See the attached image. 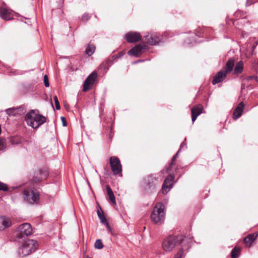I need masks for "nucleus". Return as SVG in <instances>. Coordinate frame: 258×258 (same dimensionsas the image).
I'll use <instances>...</instances> for the list:
<instances>
[{
    "mask_svg": "<svg viewBox=\"0 0 258 258\" xmlns=\"http://www.w3.org/2000/svg\"><path fill=\"white\" fill-rule=\"evenodd\" d=\"M32 229L29 223L20 225L16 232V236L19 239H22L32 234Z\"/></svg>",
    "mask_w": 258,
    "mask_h": 258,
    "instance_id": "obj_8",
    "label": "nucleus"
},
{
    "mask_svg": "<svg viewBox=\"0 0 258 258\" xmlns=\"http://www.w3.org/2000/svg\"><path fill=\"white\" fill-rule=\"evenodd\" d=\"M185 141H186V139L184 140V142H183L181 145H180V149H181V148H182L183 147H185V148H186V143H185Z\"/></svg>",
    "mask_w": 258,
    "mask_h": 258,
    "instance_id": "obj_44",
    "label": "nucleus"
},
{
    "mask_svg": "<svg viewBox=\"0 0 258 258\" xmlns=\"http://www.w3.org/2000/svg\"><path fill=\"white\" fill-rule=\"evenodd\" d=\"M176 159V158L175 156H173L172 157L171 162L170 164H169V167H168L166 168V171H165L166 173H168L169 171L170 170V168H171V166L173 165L174 162L175 161Z\"/></svg>",
    "mask_w": 258,
    "mask_h": 258,
    "instance_id": "obj_34",
    "label": "nucleus"
},
{
    "mask_svg": "<svg viewBox=\"0 0 258 258\" xmlns=\"http://www.w3.org/2000/svg\"><path fill=\"white\" fill-rule=\"evenodd\" d=\"M104 245L102 243V240L101 239H97L96 240L95 242V247L96 249H100L103 247Z\"/></svg>",
    "mask_w": 258,
    "mask_h": 258,
    "instance_id": "obj_29",
    "label": "nucleus"
},
{
    "mask_svg": "<svg viewBox=\"0 0 258 258\" xmlns=\"http://www.w3.org/2000/svg\"><path fill=\"white\" fill-rule=\"evenodd\" d=\"M158 177L156 175L151 174L144 179V190L145 192L150 194L155 192L157 187Z\"/></svg>",
    "mask_w": 258,
    "mask_h": 258,
    "instance_id": "obj_5",
    "label": "nucleus"
},
{
    "mask_svg": "<svg viewBox=\"0 0 258 258\" xmlns=\"http://www.w3.org/2000/svg\"><path fill=\"white\" fill-rule=\"evenodd\" d=\"M44 85L46 87H48L49 86L48 78L47 75H45L44 76Z\"/></svg>",
    "mask_w": 258,
    "mask_h": 258,
    "instance_id": "obj_38",
    "label": "nucleus"
},
{
    "mask_svg": "<svg viewBox=\"0 0 258 258\" xmlns=\"http://www.w3.org/2000/svg\"><path fill=\"white\" fill-rule=\"evenodd\" d=\"M180 151V149H179L177 153L174 156H175V157H176V158H177Z\"/></svg>",
    "mask_w": 258,
    "mask_h": 258,
    "instance_id": "obj_49",
    "label": "nucleus"
},
{
    "mask_svg": "<svg viewBox=\"0 0 258 258\" xmlns=\"http://www.w3.org/2000/svg\"><path fill=\"white\" fill-rule=\"evenodd\" d=\"M210 30L207 28H201L197 30L195 33L189 37L186 38L184 40V43L187 45L192 44L194 43H200L202 42L201 40H198L197 37H203L204 36H207L208 31Z\"/></svg>",
    "mask_w": 258,
    "mask_h": 258,
    "instance_id": "obj_6",
    "label": "nucleus"
},
{
    "mask_svg": "<svg viewBox=\"0 0 258 258\" xmlns=\"http://www.w3.org/2000/svg\"><path fill=\"white\" fill-rule=\"evenodd\" d=\"M176 159V158L175 156H173L172 157L171 162L170 164H169V167H168L166 168V171H165L166 173H168L169 171L170 170V168H171V166L173 165L174 162L175 161Z\"/></svg>",
    "mask_w": 258,
    "mask_h": 258,
    "instance_id": "obj_33",
    "label": "nucleus"
},
{
    "mask_svg": "<svg viewBox=\"0 0 258 258\" xmlns=\"http://www.w3.org/2000/svg\"><path fill=\"white\" fill-rule=\"evenodd\" d=\"M91 18V16L89 15L88 13H84L82 17V20L83 21H88Z\"/></svg>",
    "mask_w": 258,
    "mask_h": 258,
    "instance_id": "obj_35",
    "label": "nucleus"
},
{
    "mask_svg": "<svg viewBox=\"0 0 258 258\" xmlns=\"http://www.w3.org/2000/svg\"><path fill=\"white\" fill-rule=\"evenodd\" d=\"M97 78V73L94 71L90 74L86 79L83 84V92H87L91 89L96 81Z\"/></svg>",
    "mask_w": 258,
    "mask_h": 258,
    "instance_id": "obj_10",
    "label": "nucleus"
},
{
    "mask_svg": "<svg viewBox=\"0 0 258 258\" xmlns=\"http://www.w3.org/2000/svg\"><path fill=\"white\" fill-rule=\"evenodd\" d=\"M84 258H91L88 255L86 256Z\"/></svg>",
    "mask_w": 258,
    "mask_h": 258,
    "instance_id": "obj_53",
    "label": "nucleus"
},
{
    "mask_svg": "<svg viewBox=\"0 0 258 258\" xmlns=\"http://www.w3.org/2000/svg\"><path fill=\"white\" fill-rule=\"evenodd\" d=\"M53 99H54V100L56 109L57 110L60 109V105H59V101H58V100L57 99V97L56 96H54Z\"/></svg>",
    "mask_w": 258,
    "mask_h": 258,
    "instance_id": "obj_36",
    "label": "nucleus"
},
{
    "mask_svg": "<svg viewBox=\"0 0 258 258\" xmlns=\"http://www.w3.org/2000/svg\"><path fill=\"white\" fill-rule=\"evenodd\" d=\"M143 61H144V60H138L137 61L133 62L132 64H136V63H137L138 62H143Z\"/></svg>",
    "mask_w": 258,
    "mask_h": 258,
    "instance_id": "obj_47",
    "label": "nucleus"
},
{
    "mask_svg": "<svg viewBox=\"0 0 258 258\" xmlns=\"http://www.w3.org/2000/svg\"><path fill=\"white\" fill-rule=\"evenodd\" d=\"M95 46L93 44H88L85 50L86 54L88 56H91L95 52Z\"/></svg>",
    "mask_w": 258,
    "mask_h": 258,
    "instance_id": "obj_24",
    "label": "nucleus"
},
{
    "mask_svg": "<svg viewBox=\"0 0 258 258\" xmlns=\"http://www.w3.org/2000/svg\"><path fill=\"white\" fill-rule=\"evenodd\" d=\"M240 248L235 247L231 251V258H237L240 254Z\"/></svg>",
    "mask_w": 258,
    "mask_h": 258,
    "instance_id": "obj_27",
    "label": "nucleus"
},
{
    "mask_svg": "<svg viewBox=\"0 0 258 258\" xmlns=\"http://www.w3.org/2000/svg\"><path fill=\"white\" fill-rule=\"evenodd\" d=\"M38 244L36 241L29 239L25 241L18 250V253L20 257L26 256L33 252L37 248Z\"/></svg>",
    "mask_w": 258,
    "mask_h": 258,
    "instance_id": "obj_2",
    "label": "nucleus"
},
{
    "mask_svg": "<svg viewBox=\"0 0 258 258\" xmlns=\"http://www.w3.org/2000/svg\"><path fill=\"white\" fill-rule=\"evenodd\" d=\"M110 115H111V116L110 117V119H112V117H113V115L112 114H109Z\"/></svg>",
    "mask_w": 258,
    "mask_h": 258,
    "instance_id": "obj_52",
    "label": "nucleus"
},
{
    "mask_svg": "<svg viewBox=\"0 0 258 258\" xmlns=\"http://www.w3.org/2000/svg\"><path fill=\"white\" fill-rule=\"evenodd\" d=\"M247 88L248 89H252V87H247Z\"/></svg>",
    "mask_w": 258,
    "mask_h": 258,
    "instance_id": "obj_54",
    "label": "nucleus"
},
{
    "mask_svg": "<svg viewBox=\"0 0 258 258\" xmlns=\"http://www.w3.org/2000/svg\"><path fill=\"white\" fill-rule=\"evenodd\" d=\"M144 41L151 45H156L161 42L162 36L158 33H151L144 37Z\"/></svg>",
    "mask_w": 258,
    "mask_h": 258,
    "instance_id": "obj_9",
    "label": "nucleus"
},
{
    "mask_svg": "<svg viewBox=\"0 0 258 258\" xmlns=\"http://www.w3.org/2000/svg\"><path fill=\"white\" fill-rule=\"evenodd\" d=\"M243 107V103L240 102L235 108L233 113H242Z\"/></svg>",
    "mask_w": 258,
    "mask_h": 258,
    "instance_id": "obj_28",
    "label": "nucleus"
},
{
    "mask_svg": "<svg viewBox=\"0 0 258 258\" xmlns=\"http://www.w3.org/2000/svg\"><path fill=\"white\" fill-rule=\"evenodd\" d=\"M174 178V176L170 174L165 179L162 187L163 194L167 193L172 188V181Z\"/></svg>",
    "mask_w": 258,
    "mask_h": 258,
    "instance_id": "obj_13",
    "label": "nucleus"
},
{
    "mask_svg": "<svg viewBox=\"0 0 258 258\" xmlns=\"http://www.w3.org/2000/svg\"><path fill=\"white\" fill-rule=\"evenodd\" d=\"M147 48L146 45H137L131 49H130L127 53L129 55L135 57H139L143 54L144 50Z\"/></svg>",
    "mask_w": 258,
    "mask_h": 258,
    "instance_id": "obj_12",
    "label": "nucleus"
},
{
    "mask_svg": "<svg viewBox=\"0 0 258 258\" xmlns=\"http://www.w3.org/2000/svg\"><path fill=\"white\" fill-rule=\"evenodd\" d=\"M125 54V52L124 51H121V52H119V53H117V55H116L115 56V59H118L119 58H120L121 57H122L124 54Z\"/></svg>",
    "mask_w": 258,
    "mask_h": 258,
    "instance_id": "obj_39",
    "label": "nucleus"
},
{
    "mask_svg": "<svg viewBox=\"0 0 258 258\" xmlns=\"http://www.w3.org/2000/svg\"><path fill=\"white\" fill-rule=\"evenodd\" d=\"M48 176V172L46 170H40L39 173L37 174L32 179V181L34 183H38L46 179Z\"/></svg>",
    "mask_w": 258,
    "mask_h": 258,
    "instance_id": "obj_15",
    "label": "nucleus"
},
{
    "mask_svg": "<svg viewBox=\"0 0 258 258\" xmlns=\"http://www.w3.org/2000/svg\"><path fill=\"white\" fill-rule=\"evenodd\" d=\"M105 114H101L100 115V118L102 119L103 117H105V116H103V115Z\"/></svg>",
    "mask_w": 258,
    "mask_h": 258,
    "instance_id": "obj_51",
    "label": "nucleus"
},
{
    "mask_svg": "<svg viewBox=\"0 0 258 258\" xmlns=\"http://www.w3.org/2000/svg\"><path fill=\"white\" fill-rule=\"evenodd\" d=\"M5 148L4 142L2 140H0V151L3 150Z\"/></svg>",
    "mask_w": 258,
    "mask_h": 258,
    "instance_id": "obj_43",
    "label": "nucleus"
},
{
    "mask_svg": "<svg viewBox=\"0 0 258 258\" xmlns=\"http://www.w3.org/2000/svg\"><path fill=\"white\" fill-rule=\"evenodd\" d=\"M203 107L201 104H198L192 107L191 110V113H203Z\"/></svg>",
    "mask_w": 258,
    "mask_h": 258,
    "instance_id": "obj_26",
    "label": "nucleus"
},
{
    "mask_svg": "<svg viewBox=\"0 0 258 258\" xmlns=\"http://www.w3.org/2000/svg\"><path fill=\"white\" fill-rule=\"evenodd\" d=\"M165 207L162 203H157L154 208L151 218L155 224L162 223L165 219Z\"/></svg>",
    "mask_w": 258,
    "mask_h": 258,
    "instance_id": "obj_3",
    "label": "nucleus"
},
{
    "mask_svg": "<svg viewBox=\"0 0 258 258\" xmlns=\"http://www.w3.org/2000/svg\"><path fill=\"white\" fill-rule=\"evenodd\" d=\"M227 74L224 71H220L218 72L212 80V84L215 85L218 83L222 82L226 77Z\"/></svg>",
    "mask_w": 258,
    "mask_h": 258,
    "instance_id": "obj_18",
    "label": "nucleus"
},
{
    "mask_svg": "<svg viewBox=\"0 0 258 258\" xmlns=\"http://www.w3.org/2000/svg\"><path fill=\"white\" fill-rule=\"evenodd\" d=\"M253 2L252 0H247L246 3V6H249L253 4Z\"/></svg>",
    "mask_w": 258,
    "mask_h": 258,
    "instance_id": "obj_45",
    "label": "nucleus"
},
{
    "mask_svg": "<svg viewBox=\"0 0 258 258\" xmlns=\"http://www.w3.org/2000/svg\"><path fill=\"white\" fill-rule=\"evenodd\" d=\"M242 114H233L232 118L234 120L239 118Z\"/></svg>",
    "mask_w": 258,
    "mask_h": 258,
    "instance_id": "obj_42",
    "label": "nucleus"
},
{
    "mask_svg": "<svg viewBox=\"0 0 258 258\" xmlns=\"http://www.w3.org/2000/svg\"><path fill=\"white\" fill-rule=\"evenodd\" d=\"M9 190L8 186L7 184L0 181V191H7Z\"/></svg>",
    "mask_w": 258,
    "mask_h": 258,
    "instance_id": "obj_31",
    "label": "nucleus"
},
{
    "mask_svg": "<svg viewBox=\"0 0 258 258\" xmlns=\"http://www.w3.org/2000/svg\"><path fill=\"white\" fill-rule=\"evenodd\" d=\"M24 200L29 204L38 203L39 200V193L32 189H27L23 191Z\"/></svg>",
    "mask_w": 258,
    "mask_h": 258,
    "instance_id": "obj_7",
    "label": "nucleus"
},
{
    "mask_svg": "<svg viewBox=\"0 0 258 258\" xmlns=\"http://www.w3.org/2000/svg\"><path fill=\"white\" fill-rule=\"evenodd\" d=\"M60 119L62 121V125L63 126H66L67 125V122L66 118L63 116H61L60 117Z\"/></svg>",
    "mask_w": 258,
    "mask_h": 258,
    "instance_id": "obj_40",
    "label": "nucleus"
},
{
    "mask_svg": "<svg viewBox=\"0 0 258 258\" xmlns=\"http://www.w3.org/2000/svg\"><path fill=\"white\" fill-rule=\"evenodd\" d=\"M0 17L6 21H9L13 18V15L10 10L0 7Z\"/></svg>",
    "mask_w": 258,
    "mask_h": 258,
    "instance_id": "obj_17",
    "label": "nucleus"
},
{
    "mask_svg": "<svg viewBox=\"0 0 258 258\" xmlns=\"http://www.w3.org/2000/svg\"><path fill=\"white\" fill-rule=\"evenodd\" d=\"M243 70V62L242 60L238 61L234 68L235 74H241Z\"/></svg>",
    "mask_w": 258,
    "mask_h": 258,
    "instance_id": "obj_23",
    "label": "nucleus"
},
{
    "mask_svg": "<svg viewBox=\"0 0 258 258\" xmlns=\"http://www.w3.org/2000/svg\"><path fill=\"white\" fill-rule=\"evenodd\" d=\"M106 190H107V195H108V197L109 198V199L110 202L111 203V204L113 205H116V201H115V196L113 194V192L112 189H111L110 187L108 185H107L106 186Z\"/></svg>",
    "mask_w": 258,
    "mask_h": 258,
    "instance_id": "obj_22",
    "label": "nucleus"
},
{
    "mask_svg": "<svg viewBox=\"0 0 258 258\" xmlns=\"http://www.w3.org/2000/svg\"><path fill=\"white\" fill-rule=\"evenodd\" d=\"M189 239H187L183 235L173 236L170 235L165 238L162 242V247L164 250L166 252L172 251L175 246L178 244H180L182 247L185 248H188L189 246L188 243Z\"/></svg>",
    "mask_w": 258,
    "mask_h": 258,
    "instance_id": "obj_1",
    "label": "nucleus"
},
{
    "mask_svg": "<svg viewBox=\"0 0 258 258\" xmlns=\"http://www.w3.org/2000/svg\"><path fill=\"white\" fill-rule=\"evenodd\" d=\"M257 236L258 232L249 234L244 238L243 241L245 244L250 247Z\"/></svg>",
    "mask_w": 258,
    "mask_h": 258,
    "instance_id": "obj_19",
    "label": "nucleus"
},
{
    "mask_svg": "<svg viewBox=\"0 0 258 258\" xmlns=\"http://www.w3.org/2000/svg\"><path fill=\"white\" fill-rule=\"evenodd\" d=\"M27 113H35V110H30L29 112H28Z\"/></svg>",
    "mask_w": 258,
    "mask_h": 258,
    "instance_id": "obj_50",
    "label": "nucleus"
},
{
    "mask_svg": "<svg viewBox=\"0 0 258 258\" xmlns=\"http://www.w3.org/2000/svg\"><path fill=\"white\" fill-rule=\"evenodd\" d=\"M64 107L66 109L67 111H69V105L68 104H67V103H64Z\"/></svg>",
    "mask_w": 258,
    "mask_h": 258,
    "instance_id": "obj_48",
    "label": "nucleus"
},
{
    "mask_svg": "<svg viewBox=\"0 0 258 258\" xmlns=\"http://www.w3.org/2000/svg\"><path fill=\"white\" fill-rule=\"evenodd\" d=\"M246 80L247 81H249L252 80H255L256 82H258L257 77L256 76H255V75L248 76V77H247L246 78Z\"/></svg>",
    "mask_w": 258,
    "mask_h": 258,
    "instance_id": "obj_37",
    "label": "nucleus"
},
{
    "mask_svg": "<svg viewBox=\"0 0 258 258\" xmlns=\"http://www.w3.org/2000/svg\"><path fill=\"white\" fill-rule=\"evenodd\" d=\"M183 256V248L179 249L176 254L175 255L174 258H182Z\"/></svg>",
    "mask_w": 258,
    "mask_h": 258,
    "instance_id": "obj_32",
    "label": "nucleus"
},
{
    "mask_svg": "<svg viewBox=\"0 0 258 258\" xmlns=\"http://www.w3.org/2000/svg\"><path fill=\"white\" fill-rule=\"evenodd\" d=\"M125 38L128 42L134 43L140 41L142 36L140 33L130 32L126 34Z\"/></svg>",
    "mask_w": 258,
    "mask_h": 258,
    "instance_id": "obj_14",
    "label": "nucleus"
},
{
    "mask_svg": "<svg viewBox=\"0 0 258 258\" xmlns=\"http://www.w3.org/2000/svg\"><path fill=\"white\" fill-rule=\"evenodd\" d=\"M9 142L12 145H18L21 143L22 139L19 136L12 137L10 138Z\"/></svg>",
    "mask_w": 258,
    "mask_h": 258,
    "instance_id": "obj_25",
    "label": "nucleus"
},
{
    "mask_svg": "<svg viewBox=\"0 0 258 258\" xmlns=\"http://www.w3.org/2000/svg\"><path fill=\"white\" fill-rule=\"evenodd\" d=\"M234 65V59H229L226 63L224 69L222 70L224 71V72H226L227 74L231 72Z\"/></svg>",
    "mask_w": 258,
    "mask_h": 258,
    "instance_id": "obj_21",
    "label": "nucleus"
},
{
    "mask_svg": "<svg viewBox=\"0 0 258 258\" xmlns=\"http://www.w3.org/2000/svg\"><path fill=\"white\" fill-rule=\"evenodd\" d=\"M9 111H12L14 113H19L20 112H21L22 113H26V109L24 105H21L19 107H13L5 110L6 113H10Z\"/></svg>",
    "mask_w": 258,
    "mask_h": 258,
    "instance_id": "obj_20",
    "label": "nucleus"
},
{
    "mask_svg": "<svg viewBox=\"0 0 258 258\" xmlns=\"http://www.w3.org/2000/svg\"><path fill=\"white\" fill-rule=\"evenodd\" d=\"M97 213L100 220V222L103 224L106 223L107 222V221L106 220L105 216L102 214H101L99 210H97Z\"/></svg>",
    "mask_w": 258,
    "mask_h": 258,
    "instance_id": "obj_30",
    "label": "nucleus"
},
{
    "mask_svg": "<svg viewBox=\"0 0 258 258\" xmlns=\"http://www.w3.org/2000/svg\"><path fill=\"white\" fill-rule=\"evenodd\" d=\"M112 171L114 175H121L122 166L119 159L115 156H112L109 159Z\"/></svg>",
    "mask_w": 258,
    "mask_h": 258,
    "instance_id": "obj_11",
    "label": "nucleus"
},
{
    "mask_svg": "<svg viewBox=\"0 0 258 258\" xmlns=\"http://www.w3.org/2000/svg\"><path fill=\"white\" fill-rule=\"evenodd\" d=\"M12 225V221L10 218L3 216L0 217V231L9 228Z\"/></svg>",
    "mask_w": 258,
    "mask_h": 258,
    "instance_id": "obj_16",
    "label": "nucleus"
},
{
    "mask_svg": "<svg viewBox=\"0 0 258 258\" xmlns=\"http://www.w3.org/2000/svg\"><path fill=\"white\" fill-rule=\"evenodd\" d=\"M200 114H191V115H192V123H194V122H195V121L196 120V119L197 118L198 116Z\"/></svg>",
    "mask_w": 258,
    "mask_h": 258,
    "instance_id": "obj_41",
    "label": "nucleus"
},
{
    "mask_svg": "<svg viewBox=\"0 0 258 258\" xmlns=\"http://www.w3.org/2000/svg\"><path fill=\"white\" fill-rule=\"evenodd\" d=\"M105 224H106V226H107V227L108 230H109V232H111V227H110V226H109V224L107 223V222Z\"/></svg>",
    "mask_w": 258,
    "mask_h": 258,
    "instance_id": "obj_46",
    "label": "nucleus"
},
{
    "mask_svg": "<svg viewBox=\"0 0 258 258\" xmlns=\"http://www.w3.org/2000/svg\"><path fill=\"white\" fill-rule=\"evenodd\" d=\"M25 120L28 125L36 128L46 121V118L41 114H26Z\"/></svg>",
    "mask_w": 258,
    "mask_h": 258,
    "instance_id": "obj_4",
    "label": "nucleus"
}]
</instances>
